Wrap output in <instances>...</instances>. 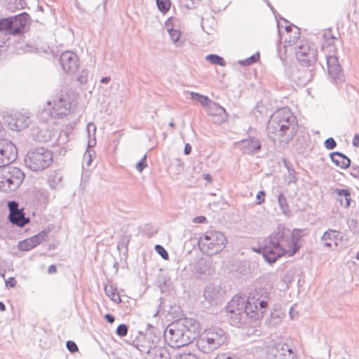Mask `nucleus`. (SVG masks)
Segmentation results:
<instances>
[{"mask_svg": "<svg viewBox=\"0 0 359 359\" xmlns=\"http://www.w3.org/2000/svg\"><path fill=\"white\" fill-rule=\"evenodd\" d=\"M271 299L266 288L260 287L252 291L245 303L241 297H233L227 305L230 323L236 327L247 323L248 318H262L268 307Z\"/></svg>", "mask_w": 359, "mask_h": 359, "instance_id": "obj_1", "label": "nucleus"}, {"mask_svg": "<svg viewBox=\"0 0 359 359\" xmlns=\"http://www.w3.org/2000/svg\"><path fill=\"white\" fill-rule=\"evenodd\" d=\"M299 249L298 238L289 229L279 225L265 240V244L258 252H262L266 262H276L278 258L294 255Z\"/></svg>", "mask_w": 359, "mask_h": 359, "instance_id": "obj_2", "label": "nucleus"}, {"mask_svg": "<svg viewBox=\"0 0 359 359\" xmlns=\"http://www.w3.org/2000/svg\"><path fill=\"white\" fill-rule=\"evenodd\" d=\"M296 116L288 108L275 111L270 117L266 126L267 136L274 143H288L297 132Z\"/></svg>", "mask_w": 359, "mask_h": 359, "instance_id": "obj_3", "label": "nucleus"}, {"mask_svg": "<svg viewBox=\"0 0 359 359\" xmlns=\"http://www.w3.org/2000/svg\"><path fill=\"white\" fill-rule=\"evenodd\" d=\"M200 332V324L194 318H185L169 324L164 337L170 346L180 348L193 342Z\"/></svg>", "mask_w": 359, "mask_h": 359, "instance_id": "obj_4", "label": "nucleus"}, {"mask_svg": "<svg viewBox=\"0 0 359 359\" xmlns=\"http://www.w3.org/2000/svg\"><path fill=\"white\" fill-rule=\"evenodd\" d=\"M227 335L222 329L214 327L205 330L197 340L198 348L204 353H210L224 344Z\"/></svg>", "mask_w": 359, "mask_h": 359, "instance_id": "obj_5", "label": "nucleus"}, {"mask_svg": "<svg viewBox=\"0 0 359 359\" xmlns=\"http://www.w3.org/2000/svg\"><path fill=\"white\" fill-rule=\"evenodd\" d=\"M226 244V236L222 232L218 231H208L201 235L198 240L201 250L210 256L222 251Z\"/></svg>", "mask_w": 359, "mask_h": 359, "instance_id": "obj_6", "label": "nucleus"}, {"mask_svg": "<svg viewBox=\"0 0 359 359\" xmlns=\"http://www.w3.org/2000/svg\"><path fill=\"white\" fill-rule=\"evenodd\" d=\"M53 162V153L44 147L30 150L25 158L26 166L31 170L39 172L48 168Z\"/></svg>", "mask_w": 359, "mask_h": 359, "instance_id": "obj_7", "label": "nucleus"}, {"mask_svg": "<svg viewBox=\"0 0 359 359\" xmlns=\"http://www.w3.org/2000/svg\"><path fill=\"white\" fill-rule=\"evenodd\" d=\"M25 178V174L17 168L9 166L0 171V191L6 193L15 191Z\"/></svg>", "mask_w": 359, "mask_h": 359, "instance_id": "obj_8", "label": "nucleus"}, {"mask_svg": "<svg viewBox=\"0 0 359 359\" xmlns=\"http://www.w3.org/2000/svg\"><path fill=\"white\" fill-rule=\"evenodd\" d=\"M48 108L42 111V115H50V117L62 118L67 116L74 106L69 100L67 95H57L53 100L47 102Z\"/></svg>", "mask_w": 359, "mask_h": 359, "instance_id": "obj_9", "label": "nucleus"}, {"mask_svg": "<svg viewBox=\"0 0 359 359\" xmlns=\"http://www.w3.org/2000/svg\"><path fill=\"white\" fill-rule=\"evenodd\" d=\"M295 55L302 66L309 67L316 62L318 50L313 43L306 41L298 46Z\"/></svg>", "mask_w": 359, "mask_h": 359, "instance_id": "obj_10", "label": "nucleus"}, {"mask_svg": "<svg viewBox=\"0 0 359 359\" xmlns=\"http://www.w3.org/2000/svg\"><path fill=\"white\" fill-rule=\"evenodd\" d=\"M160 342L158 337L151 334H141L133 342L134 346L142 353L147 355L155 349Z\"/></svg>", "mask_w": 359, "mask_h": 359, "instance_id": "obj_11", "label": "nucleus"}, {"mask_svg": "<svg viewBox=\"0 0 359 359\" xmlns=\"http://www.w3.org/2000/svg\"><path fill=\"white\" fill-rule=\"evenodd\" d=\"M18 156L15 145L8 140H0V168L13 162Z\"/></svg>", "mask_w": 359, "mask_h": 359, "instance_id": "obj_12", "label": "nucleus"}, {"mask_svg": "<svg viewBox=\"0 0 359 359\" xmlns=\"http://www.w3.org/2000/svg\"><path fill=\"white\" fill-rule=\"evenodd\" d=\"M327 65V72L332 81L338 85L342 83L344 79V75L339 64L337 57L333 55H326Z\"/></svg>", "mask_w": 359, "mask_h": 359, "instance_id": "obj_13", "label": "nucleus"}, {"mask_svg": "<svg viewBox=\"0 0 359 359\" xmlns=\"http://www.w3.org/2000/svg\"><path fill=\"white\" fill-rule=\"evenodd\" d=\"M63 70L69 74H74L79 67V59L77 55L72 51L63 52L60 58Z\"/></svg>", "mask_w": 359, "mask_h": 359, "instance_id": "obj_14", "label": "nucleus"}, {"mask_svg": "<svg viewBox=\"0 0 359 359\" xmlns=\"http://www.w3.org/2000/svg\"><path fill=\"white\" fill-rule=\"evenodd\" d=\"M190 95L192 100L197 101L203 107H207L210 115H217L225 112L224 107L217 103L213 102L208 96L194 92H191Z\"/></svg>", "mask_w": 359, "mask_h": 359, "instance_id": "obj_15", "label": "nucleus"}, {"mask_svg": "<svg viewBox=\"0 0 359 359\" xmlns=\"http://www.w3.org/2000/svg\"><path fill=\"white\" fill-rule=\"evenodd\" d=\"M5 123L12 130H20L27 128L29 125V117L20 113L8 114L4 117Z\"/></svg>", "mask_w": 359, "mask_h": 359, "instance_id": "obj_16", "label": "nucleus"}, {"mask_svg": "<svg viewBox=\"0 0 359 359\" xmlns=\"http://www.w3.org/2000/svg\"><path fill=\"white\" fill-rule=\"evenodd\" d=\"M13 36H19L25 33L29 27L30 16L27 13H22L11 17Z\"/></svg>", "mask_w": 359, "mask_h": 359, "instance_id": "obj_17", "label": "nucleus"}, {"mask_svg": "<svg viewBox=\"0 0 359 359\" xmlns=\"http://www.w3.org/2000/svg\"><path fill=\"white\" fill-rule=\"evenodd\" d=\"M267 353L269 357L272 356L273 359H294L295 358L294 351L286 344H276L270 347Z\"/></svg>", "mask_w": 359, "mask_h": 359, "instance_id": "obj_18", "label": "nucleus"}, {"mask_svg": "<svg viewBox=\"0 0 359 359\" xmlns=\"http://www.w3.org/2000/svg\"><path fill=\"white\" fill-rule=\"evenodd\" d=\"M280 35L284 39V46H290L294 45L299 39L300 31L297 27L293 25H286L285 33L281 34L280 32Z\"/></svg>", "mask_w": 359, "mask_h": 359, "instance_id": "obj_19", "label": "nucleus"}, {"mask_svg": "<svg viewBox=\"0 0 359 359\" xmlns=\"http://www.w3.org/2000/svg\"><path fill=\"white\" fill-rule=\"evenodd\" d=\"M241 149L245 154H255L261 149V142L255 137H251L243 140L240 142Z\"/></svg>", "mask_w": 359, "mask_h": 359, "instance_id": "obj_20", "label": "nucleus"}, {"mask_svg": "<svg viewBox=\"0 0 359 359\" xmlns=\"http://www.w3.org/2000/svg\"><path fill=\"white\" fill-rule=\"evenodd\" d=\"M313 76L311 69L302 67L292 72V79L298 85L304 86L313 79Z\"/></svg>", "mask_w": 359, "mask_h": 359, "instance_id": "obj_21", "label": "nucleus"}, {"mask_svg": "<svg viewBox=\"0 0 359 359\" xmlns=\"http://www.w3.org/2000/svg\"><path fill=\"white\" fill-rule=\"evenodd\" d=\"M333 194L335 195L336 200L339 204L347 208L350 206L351 201V196L350 191L347 189H336L334 190Z\"/></svg>", "mask_w": 359, "mask_h": 359, "instance_id": "obj_22", "label": "nucleus"}, {"mask_svg": "<svg viewBox=\"0 0 359 359\" xmlns=\"http://www.w3.org/2000/svg\"><path fill=\"white\" fill-rule=\"evenodd\" d=\"M330 158L335 165L339 167L341 169H346L351 165V160L344 154L335 151L330 154Z\"/></svg>", "mask_w": 359, "mask_h": 359, "instance_id": "obj_23", "label": "nucleus"}, {"mask_svg": "<svg viewBox=\"0 0 359 359\" xmlns=\"http://www.w3.org/2000/svg\"><path fill=\"white\" fill-rule=\"evenodd\" d=\"M220 291L215 285H208L205 288L203 296L210 304L216 303L220 297Z\"/></svg>", "mask_w": 359, "mask_h": 359, "instance_id": "obj_24", "label": "nucleus"}, {"mask_svg": "<svg viewBox=\"0 0 359 359\" xmlns=\"http://www.w3.org/2000/svg\"><path fill=\"white\" fill-rule=\"evenodd\" d=\"M8 219L13 224L20 227L24 226L29 222V219L25 217L23 209L9 214Z\"/></svg>", "mask_w": 359, "mask_h": 359, "instance_id": "obj_25", "label": "nucleus"}, {"mask_svg": "<svg viewBox=\"0 0 359 359\" xmlns=\"http://www.w3.org/2000/svg\"><path fill=\"white\" fill-rule=\"evenodd\" d=\"M339 234V232L335 230L329 229L326 231L321 237L323 245L328 248L332 247V243L337 245V241L338 239Z\"/></svg>", "mask_w": 359, "mask_h": 359, "instance_id": "obj_26", "label": "nucleus"}, {"mask_svg": "<svg viewBox=\"0 0 359 359\" xmlns=\"http://www.w3.org/2000/svg\"><path fill=\"white\" fill-rule=\"evenodd\" d=\"M146 359H170V353L165 348L158 346L146 356Z\"/></svg>", "mask_w": 359, "mask_h": 359, "instance_id": "obj_27", "label": "nucleus"}, {"mask_svg": "<svg viewBox=\"0 0 359 359\" xmlns=\"http://www.w3.org/2000/svg\"><path fill=\"white\" fill-rule=\"evenodd\" d=\"M62 176L60 172L55 171L50 174L48 183L53 189H57L62 187Z\"/></svg>", "mask_w": 359, "mask_h": 359, "instance_id": "obj_28", "label": "nucleus"}, {"mask_svg": "<svg viewBox=\"0 0 359 359\" xmlns=\"http://www.w3.org/2000/svg\"><path fill=\"white\" fill-rule=\"evenodd\" d=\"M48 233L49 230H43L39 233L28 238L27 239L30 242L32 247L35 248L47 238Z\"/></svg>", "mask_w": 359, "mask_h": 359, "instance_id": "obj_29", "label": "nucleus"}, {"mask_svg": "<svg viewBox=\"0 0 359 359\" xmlns=\"http://www.w3.org/2000/svg\"><path fill=\"white\" fill-rule=\"evenodd\" d=\"M278 203L282 212L285 215H289L290 210L287 203V199L285 194L283 192H279L278 194Z\"/></svg>", "mask_w": 359, "mask_h": 359, "instance_id": "obj_30", "label": "nucleus"}, {"mask_svg": "<svg viewBox=\"0 0 359 359\" xmlns=\"http://www.w3.org/2000/svg\"><path fill=\"white\" fill-rule=\"evenodd\" d=\"M13 21L11 17L2 18L0 20V31L5 32L6 34L13 35Z\"/></svg>", "mask_w": 359, "mask_h": 359, "instance_id": "obj_31", "label": "nucleus"}, {"mask_svg": "<svg viewBox=\"0 0 359 359\" xmlns=\"http://www.w3.org/2000/svg\"><path fill=\"white\" fill-rule=\"evenodd\" d=\"M168 33L172 42L175 44L176 46H182L183 41L180 39L181 32L180 30L171 28L168 29Z\"/></svg>", "mask_w": 359, "mask_h": 359, "instance_id": "obj_32", "label": "nucleus"}, {"mask_svg": "<svg viewBox=\"0 0 359 359\" xmlns=\"http://www.w3.org/2000/svg\"><path fill=\"white\" fill-rule=\"evenodd\" d=\"M106 294L114 302L120 303L121 298L118 293L113 288L111 285L106 286L104 288Z\"/></svg>", "mask_w": 359, "mask_h": 359, "instance_id": "obj_33", "label": "nucleus"}, {"mask_svg": "<svg viewBox=\"0 0 359 359\" xmlns=\"http://www.w3.org/2000/svg\"><path fill=\"white\" fill-rule=\"evenodd\" d=\"M208 269V264L204 259L198 260L194 266V271L200 273L205 274Z\"/></svg>", "mask_w": 359, "mask_h": 359, "instance_id": "obj_34", "label": "nucleus"}, {"mask_svg": "<svg viewBox=\"0 0 359 359\" xmlns=\"http://www.w3.org/2000/svg\"><path fill=\"white\" fill-rule=\"evenodd\" d=\"M205 58H206V60L210 62L211 64L218 65L222 67H224L226 65V62L224 60V58L220 57L218 55L210 54V55H208Z\"/></svg>", "mask_w": 359, "mask_h": 359, "instance_id": "obj_35", "label": "nucleus"}, {"mask_svg": "<svg viewBox=\"0 0 359 359\" xmlns=\"http://www.w3.org/2000/svg\"><path fill=\"white\" fill-rule=\"evenodd\" d=\"M323 38L325 39L324 43L322 44V48L324 49L326 47H329L334 44V41L337 39L330 32H327L323 34Z\"/></svg>", "mask_w": 359, "mask_h": 359, "instance_id": "obj_36", "label": "nucleus"}, {"mask_svg": "<svg viewBox=\"0 0 359 359\" xmlns=\"http://www.w3.org/2000/svg\"><path fill=\"white\" fill-rule=\"evenodd\" d=\"M156 5L158 10L165 13L169 10L170 2V0H156Z\"/></svg>", "mask_w": 359, "mask_h": 359, "instance_id": "obj_37", "label": "nucleus"}, {"mask_svg": "<svg viewBox=\"0 0 359 359\" xmlns=\"http://www.w3.org/2000/svg\"><path fill=\"white\" fill-rule=\"evenodd\" d=\"M282 314L278 311L271 312L269 318V323L270 325H276L280 322Z\"/></svg>", "mask_w": 359, "mask_h": 359, "instance_id": "obj_38", "label": "nucleus"}, {"mask_svg": "<svg viewBox=\"0 0 359 359\" xmlns=\"http://www.w3.org/2000/svg\"><path fill=\"white\" fill-rule=\"evenodd\" d=\"M18 248L21 251H29L34 248L27 238L20 241Z\"/></svg>", "mask_w": 359, "mask_h": 359, "instance_id": "obj_39", "label": "nucleus"}, {"mask_svg": "<svg viewBox=\"0 0 359 359\" xmlns=\"http://www.w3.org/2000/svg\"><path fill=\"white\" fill-rule=\"evenodd\" d=\"M259 53H257L255 55H252V56H250V57H248L245 60L239 61V63L241 65L247 66V65H250L252 63L256 62L259 60Z\"/></svg>", "mask_w": 359, "mask_h": 359, "instance_id": "obj_40", "label": "nucleus"}, {"mask_svg": "<svg viewBox=\"0 0 359 359\" xmlns=\"http://www.w3.org/2000/svg\"><path fill=\"white\" fill-rule=\"evenodd\" d=\"M128 330V327L126 324H121L117 327L116 333L122 337L127 335Z\"/></svg>", "mask_w": 359, "mask_h": 359, "instance_id": "obj_41", "label": "nucleus"}, {"mask_svg": "<svg viewBox=\"0 0 359 359\" xmlns=\"http://www.w3.org/2000/svg\"><path fill=\"white\" fill-rule=\"evenodd\" d=\"M155 250L156 251V252L160 255L161 256V257L164 259H168V252L165 250V249L161 245H156L155 246Z\"/></svg>", "mask_w": 359, "mask_h": 359, "instance_id": "obj_42", "label": "nucleus"}, {"mask_svg": "<svg viewBox=\"0 0 359 359\" xmlns=\"http://www.w3.org/2000/svg\"><path fill=\"white\" fill-rule=\"evenodd\" d=\"M147 154H145L142 158L137 163L136 169L139 172H142L143 170L147 166Z\"/></svg>", "mask_w": 359, "mask_h": 359, "instance_id": "obj_43", "label": "nucleus"}, {"mask_svg": "<svg viewBox=\"0 0 359 359\" xmlns=\"http://www.w3.org/2000/svg\"><path fill=\"white\" fill-rule=\"evenodd\" d=\"M130 241V236H123L117 243V248L120 249L121 248H127V246Z\"/></svg>", "mask_w": 359, "mask_h": 359, "instance_id": "obj_44", "label": "nucleus"}, {"mask_svg": "<svg viewBox=\"0 0 359 359\" xmlns=\"http://www.w3.org/2000/svg\"><path fill=\"white\" fill-rule=\"evenodd\" d=\"M324 146L326 149L331 150L336 147V141L332 137H329L324 142Z\"/></svg>", "mask_w": 359, "mask_h": 359, "instance_id": "obj_45", "label": "nucleus"}, {"mask_svg": "<svg viewBox=\"0 0 359 359\" xmlns=\"http://www.w3.org/2000/svg\"><path fill=\"white\" fill-rule=\"evenodd\" d=\"M8 207L10 212L9 214H12V212H15L20 210V209H19V205L18 202L14 201H9L8 203Z\"/></svg>", "mask_w": 359, "mask_h": 359, "instance_id": "obj_46", "label": "nucleus"}, {"mask_svg": "<svg viewBox=\"0 0 359 359\" xmlns=\"http://www.w3.org/2000/svg\"><path fill=\"white\" fill-rule=\"evenodd\" d=\"M67 350L71 353H75L79 351L76 344L71 340H69L66 343Z\"/></svg>", "mask_w": 359, "mask_h": 359, "instance_id": "obj_47", "label": "nucleus"}, {"mask_svg": "<svg viewBox=\"0 0 359 359\" xmlns=\"http://www.w3.org/2000/svg\"><path fill=\"white\" fill-rule=\"evenodd\" d=\"M264 196H265V192L264 191H259L257 193V194L256 196V199H257V203L258 205H261L263 203H264V201H265Z\"/></svg>", "mask_w": 359, "mask_h": 359, "instance_id": "obj_48", "label": "nucleus"}, {"mask_svg": "<svg viewBox=\"0 0 359 359\" xmlns=\"http://www.w3.org/2000/svg\"><path fill=\"white\" fill-rule=\"evenodd\" d=\"M351 175L355 178H359V165H352L351 169Z\"/></svg>", "mask_w": 359, "mask_h": 359, "instance_id": "obj_49", "label": "nucleus"}, {"mask_svg": "<svg viewBox=\"0 0 359 359\" xmlns=\"http://www.w3.org/2000/svg\"><path fill=\"white\" fill-rule=\"evenodd\" d=\"M176 359H198L195 355L191 353H183L177 355Z\"/></svg>", "mask_w": 359, "mask_h": 359, "instance_id": "obj_50", "label": "nucleus"}, {"mask_svg": "<svg viewBox=\"0 0 359 359\" xmlns=\"http://www.w3.org/2000/svg\"><path fill=\"white\" fill-rule=\"evenodd\" d=\"M80 83H86L88 81V74L86 72L83 71L82 74L77 78Z\"/></svg>", "mask_w": 359, "mask_h": 359, "instance_id": "obj_51", "label": "nucleus"}, {"mask_svg": "<svg viewBox=\"0 0 359 359\" xmlns=\"http://www.w3.org/2000/svg\"><path fill=\"white\" fill-rule=\"evenodd\" d=\"M16 283L17 281L13 277H11L7 280H6V285L11 287H14L16 285Z\"/></svg>", "mask_w": 359, "mask_h": 359, "instance_id": "obj_52", "label": "nucleus"}, {"mask_svg": "<svg viewBox=\"0 0 359 359\" xmlns=\"http://www.w3.org/2000/svg\"><path fill=\"white\" fill-rule=\"evenodd\" d=\"M207 219L204 216H198L194 218L193 222L198 224H203L206 222Z\"/></svg>", "mask_w": 359, "mask_h": 359, "instance_id": "obj_53", "label": "nucleus"}, {"mask_svg": "<svg viewBox=\"0 0 359 359\" xmlns=\"http://www.w3.org/2000/svg\"><path fill=\"white\" fill-rule=\"evenodd\" d=\"M104 318L109 323H113L115 320L114 316L110 313L105 314Z\"/></svg>", "mask_w": 359, "mask_h": 359, "instance_id": "obj_54", "label": "nucleus"}, {"mask_svg": "<svg viewBox=\"0 0 359 359\" xmlns=\"http://www.w3.org/2000/svg\"><path fill=\"white\" fill-rule=\"evenodd\" d=\"M216 359H238L236 356H230L227 355L226 354H222L220 355H218Z\"/></svg>", "mask_w": 359, "mask_h": 359, "instance_id": "obj_55", "label": "nucleus"}, {"mask_svg": "<svg viewBox=\"0 0 359 359\" xmlns=\"http://www.w3.org/2000/svg\"><path fill=\"white\" fill-rule=\"evenodd\" d=\"M352 144L354 147H359V134H355L354 135Z\"/></svg>", "mask_w": 359, "mask_h": 359, "instance_id": "obj_56", "label": "nucleus"}, {"mask_svg": "<svg viewBox=\"0 0 359 359\" xmlns=\"http://www.w3.org/2000/svg\"><path fill=\"white\" fill-rule=\"evenodd\" d=\"M56 272H57V267H56L55 265L52 264V265L48 266V273L53 274V273H55Z\"/></svg>", "mask_w": 359, "mask_h": 359, "instance_id": "obj_57", "label": "nucleus"}, {"mask_svg": "<svg viewBox=\"0 0 359 359\" xmlns=\"http://www.w3.org/2000/svg\"><path fill=\"white\" fill-rule=\"evenodd\" d=\"M87 130H88V132L89 133L90 132V130H92L93 132V134L95 135V130H96V127H95V126L93 123H90L87 126Z\"/></svg>", "mask_w": 359, "mask_h": 359, "instance_id": "obj_58", "label": "nucleus"}, {"mask_svg": "<svg viewBox=\"0 0 359 359\" xmlns=\"http://www.w3.org/2000/svg\"><path fill=\"white\" fill-rule=\"evenodd\" d=\"M191 151V146L189 144H186L184 149V153L186 155H188Z\"/></svg>", "mask_w": 359, "mask_h": 359, "instance_id": "obj_59", "label": "nucleus"}, {"mask_svg": "<svg viewBox=\"0 0 359 359\" xmlns=\"http://www.w3.org/2000/svg\"><path fill=\"white\" fill-rule=\"evenodd\" d=\"M203 177L205 180H206L207 182H208L210 183L212 182V177L209 173L203 174Z\"/></svg>", "mask_w": 359, "mask_h": 359, "instance_id": "obj_60", "label": "nucleus"}, {"mask_svg": "<svg viewBox=\"0 0 359 359\" xmlns=\"http://www.w3.org/2000/svg\"><path fill=\"white\" fill-rule=\"evenodd\" d=\"M111 81V78L109 77V76H106V77H103L101 80H100V82L102 83H109V81Z\"/></svg>", "mask_w": 359, "mask_h": 359, "instance_id": "obj_61", "label": "nucleus"}, {"mask_svg": "<svg viewBox=\"0 0 359 359\" xmlns=\"http://www.w3.org/2000/svg\"><path fill=\"white\" fill-rule=\"evenodd\" d=\"M5 310H6L5 304L2 302H0V311H4Z\"/></svg>", "mask_w": 359, "mask_h": 359, "instance_id": "obj_62", "label": "nucleus"}, {"mask_svg": "<svg viewBox=\"0 0 359 359\" xmlns=\"http://www.w3.org/2000/svg\"><path fill=\"white\" fill-rule=\"evenodd\" d=\"M292 310H293V308L292 307V308L290 309V318H291L292 319H293V318H294V313L292 312Z\"/></svg>", "mask_w": 359, "mask_h": 359, "instance_id": "obj_63", "label": "nucleus"}, {"mask_svg": "<svg viewBox=\"0 0 359 359\" xmlns=\"http://www.w3.org/2000/svg\"><path fill=\"white\" fill-rule=\"evenodd\" d=\"M169 126H170V127H172V128H173V127L175 126V123H174L173 120H172V121L169 123Z\"/></svg>", "mask_w": 359, "mask_h": 359, "instance_id": "obj_64", "label": "nucleus"}]
</instances>
